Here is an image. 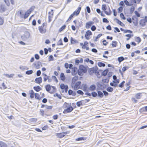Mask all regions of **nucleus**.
<instances>
[{
	"mask_svg": "<svg viewBox=\"0 0 147 147\" xmlns=\"http://www.w3.org/2000/svg\"><path fill=\"white\" fill-rule=\"evenodd\" d=\"M96 89V86L95 85L93 84L90 86L89 88V90L90 91L95 90Z\"/></svg>",
	"mask_w": 147,
	"mask_h": 147,
	"instance_id": "17",
	"label": "nucleus"
},
{
	"mask_svg": "<svg viewBox=\"0 0 147 147\" xmlns=\"http://www.w3.org/2000/svg\"><path fill=\"white\" fill-rule=\"evenodd\" d=\"M60 78L61 80L63 81L65 79L64 74H60Z\"/></svg>",
	"mask_w": 147,
	"mask_h": 147,
	"instance_id": "30",
	"label": "nucleus"
},
{
	"mask_svg": "<svg viewBox=\"0 0 147 147\" xmlns=\"http://www.w3.org/2000/svg\"><path fill=\"white\" fill-rule=\"evenodd\" d=\"M71 43H74L76 42V40L71 37Z\"/></svg>",
	"mask_w": 147,
	"mask_h": 147,
	"instance_id": "58",
	"label": "nucleus"
},
{
	"mask_svg": "<svg viewBox=\"0 0 147 147\" xmlns=\"http://www.w3.org/2000/svg\"><path fill=\"white\" fill-rule=\"evenodd\" d=\"M73 109L74 108L71 105L69 107H68L66 109H65L63 111V113L64 114H66L71 112L73 110Z\"/></svg>",
	"mask_w": 147,
	"mask_h": 147,
	"instance_id": "7",
	"label": "nucleus"
},
{
	"mask_svg": "<svg viewBox=\"0 0 147 147\" xmlns=\"http://www.w3.org/2000/svg\"><path fill=\"white\" fill-rule=\"evenodd\" d=\"M102 34H98V36L96 37V39L95 40H94V41H97V39L99 38L101 36H102Z\"/></svg>",
	"mask_w": 147,
	"mask_h": 147,
	"instance_id": "40",
	"label": "nucleus"
},
{
	"mask_svg": "<svg viewBox=\"0 0 147 147\" xmlns=\"http://www.w3.org/2000/svg\"><path fill=\"white\" fill-rule=\"evenodd\" d=\"M96 28L94 26H92L91 28V30L92 31H94L96 30Z\"/></svg>",
	"mask_w": 147,
	"mask_h": 147,
	"instance_id": "62",
	"label": "nucleus"
},
{
	"mask_svg": "<svg viewBox=\"0 0 147 147\" xmlns=\"http://www.w3.org/2000/svg\"><path fill=\"white\" fill-rule=\"evenodd\" d=\"M30 97L31 98H33L34 96L35 93L32 90H31L30 92Z\"/></svg>",
	"mask_w": 147,
	"mask_h": 147,
	"instance_id": "25",
	"label": "nucleus"
},
{
	"mask_svg": "<svg viewBox=\"0 0 147 147\" xmlns=\"http://www.w3.org/2000/svg\"><path fill=\"white\" fill-rule=\"evenodd\" d=\"M124 58L123 57H119L118 58V61L119 63H120L124 60Z\"/></svg>",
	"mask_w": 147,
	"mask_h": 147,
	"instance_id": "33",
	"label": "nucleus"
},
{
	"mask_svg": "<svg viewBox=\"0 0 147 147\" xmlns=\"http://www.w3.org/2000/svg\"><path fill=\"white\" fill-rule=\"evenodd\" d=\"M124 2L126 5L128 6H131V5L129 4V2L128 1H127V0H124Z\"/></svg>",
	"mask_w": 147,
	"mask_h": 147,
	"instance_id": "53",
	"label": "nucleus"
},
{
	"mask_svg": "<svg viewBox=\"0 0 147 147\" xmlns=\"http://www.w3.org/2000/svg\"><path fill=\"white\" fill-rule=\"evenodd\" d=\"M82 87L83 88L82 89L84 91H87V90L88 88V87L86 84H82Z\"/></svg>",
	"mask_w": 147,
	"mask_h": 147,
	"instance_id": "14",
	"label": "nucleus"
},
{
	"mask_svg": "<svg viewBox=\"0 0 147 147\" xmlns=\"http://www.w3.org/2000/svg\"><path fill=\"white\" fill-rule=\"evenodd\" d=\"M54 96H57V97L60 99H61V96L60 95H59L57 93H56L54 95Z\"/></svg>",
	"mask_w": 147,
	"mask_h": 147,
	"instance_id": "59",
	"label": "nucleus"
},
{
	"mask_svg": "<svg viewBox=\"0 0 147 147\" xmlns=\"http://www.w3.org/2000/svg\"><path fill=\"white\" fill-rule=\"evenodd\" d=\"M73 65L71 64L69 65V69H67L66 72L67 73H71V74H75L77 71L78 69L76 67H73Z\"/></svg>",
	"mask_w": 147,
	"mask_h": 147,
	"instance_id": "1",
	"label": "nucleus"
},
{
	"mask_svg": "<svg viewBox=\"0 0 147 147\" xmlns=\"http://www.w3.org/2000/svg\"><path fill=\"white\" fill-rule=\"evenodd\" d=\"M134 9H135V8L134 7H131L130 8V13L131 14L132 13H133V12H134Z\"/></svg>",
	"mask_w": 147,
	"mask_h": 147,
	"instance_id": "51",
	"label": "nucleus"
},
{
	"mask_svg": "<svg viewBox=\"0 0 147 147\" xmlns=\"http://www.w3.org/2000/svg\"><path fill=\"white\" fill-rule=\"evenodd\" d=\"M3 22L4 20L3 18L0 16V25L3 24Z\"/></svg>",
	"mask_w": 147,
	"mask_h": 147,
	"instance_id": "35",
	"label": "nucleus"
},
{
	"mask_svg": "<svg viewBox=\"0 0 147 147\" xmlns=\"http://www.w3.org/2000/svg\"><path fill=\"white\" fill-rule=\"evenodd\" d=\"M65 25L63 26L59 29V32H61L65 28Z\"/></svg>",
	"mask_w": 147,
	"mask_h": 147,
	"instance_id": "48",
	"label": "nucleus"
},
{
	"mask_svg": "<svg viewBox=\"0 0 147 147\" xmlns=\"http://www.w3.org/2000/svg\"><path fill=\"white\" fill-rule=\"evenodd\" d=\"M102 92L105 96H107L109 94L106 91L103 90L102 91Z\"/></svg>",
	"mask_w": 147,
	"mask_h": 147,
	"instance_id": "61",
	"label": "nucleus"
},
{
	"mask_svg": "<svg viewBox=\"0 0 147 147\" xmlns=\"http://www.w3.org/2000/svg\"><path fill=\"white\" fill-rule=\"evenodd\" d=\"M113 88L111 87L107 88V90L109 92H112L113 91Z\"/></svg>",
	"mask_w": 147,
	"mask_h": 147,
	"instance_id": "31",
	"label": "nucleus"
},
{
	"mask_svg": "<svg viewBox=\"0 0 147 147\" xmlns=\"http://www.w3.org/2000/svg\"><path fill=\"white\" fill-rule=\"evenodd\" d=\"M57 45H63L62 40V39H61L59 40V41L57 42Z\"/></svg>",
	"mask_w": 147,
	"mask_h": 147,
	"instance_id": "34",
	"label": "nucleus"
},
{
	"mask_svg": "<svg viewBox=\"0 0 147 147\" xmlns=\"http://www.w3.org/2000/svg\"><path fill=\"white\" fill-rule=\"evenodd\" d=\"M35 82L36 83L38 84L40 83L42 81V78L41 77L37 78L35 79Z\"/></svg>",
	"mask_w": 147,
	"mask_h": 147,
	"instance_id": "15",
	"label": "nucleus"
},
{
	"mask_svg": "<svg viewBox=\"0 0 147 147\" xmlns=\"http://www.w3.org/2000/svg\"><path fill=\"white\" fill-rule=\"evenodd\" d=\"M132 32L129 30H124V33H132Z\"/></svg>",
	"mask_w": 147,
	"mask_h": 147,
	"instance_id": "55",
	"label": "nucleus"
},
{
	"mask_svg": "<svg viewBox=\"0 0 147 147\" xmlns=\"http://www.w3.org/2000/svg\"><path fill=\"white\" fill-rule=\"evenodd\" d=\"M110 85L111 86H113L115 87H116L117 86V84H116L115 83H114L113 82H111L110 83Z\"/></svg>",
	"mask_w": 147,
	"mask_h": 147,
	"instance_id": "49",
	"label": "nucleus"
},
{
	"mask_svg": "<svg viewBox=\"0 0 147 147\" xmlns=\"http://www.w3.org/2000/svg\"><path fill=\"white\" fill-rule=\"evenodd\" d=\"M77 93L81 95H83L84 94L83 92L81 90H80L77 91Z\"/></svg>",
	"mask_w": 147,
	"mask_h": 147,
	"instance_id": "54",
	"label": "nucleus"
},
{
	"mask_svg": "<svg viewBox=\"0 0 147 147\" xmlns=\"http://www.w3.org/2000/svg\"><path fill=\"white\" fill-rule=\"evenodd\" d=\"M67 85H65L64 84H61L60 85V87L61 89H64L65 88Z\"/></svg>",
	"mask_w": 147,
	"mask_h": 147,
	"instance_id": "45",
	"label": "nucleus"
},
{
	"mask_svg": "<svg viewBox=\"0 0 147 147\" xmlns=\"http://www.w3.org/2000/svg\"><path fill=\"white\" fill-rule=\"evenodd\" d=\"M128 68L129 67L127 66L123 67L122 68V70H120V72L121 73L124 72L125 71L128 69Z\"/></svg>",
	"mask_w": 147,
	"mask_h": 147,
	"instance_id": "24",
	"label": "nucleus"
},
{
	"mask_svg": "<svg viewBox=\"0 0 147 147\" xmlns=\"http://www.w3.org/2000/svg\"><path fill=\"white\" fill-rule=\"evenodd\" d=\"M71 105V103H68L66 102H65L63 105V107L64 108L67 109V108L69 107Z\"/></svg>",
	"mask_w": 147,
	"mask_h": 147,
	"instance_id": "18",
	"label": "nucleus"
},
{
	"mask_svg": "<svg viewBox=\"0 0 147 147\" xmlns=\"http://www.w3.org/2000/svg\"><path fill=\"white\" fill-rule=\"evenodd\" d=\"M20 68L22 70H26L27 69V67L25 66H22L20 67Z\"/></svg>",
	"mask_w": 147,
	"mask_h": 147,
	"instance_id": "42",
	"label": "nucleus"
},
{
	"mask_svg": "<svg viewBox=\"0 0 147 147\" xmlns=\"http://www.w3.org/2000/svg\"><path fill=\"white\" fill-rule=\"evenodd\" d=\"M140 93H138L136 94L135 95L136 98L138 99H140Z\"/></svg>",
	"mask_w": 147,
	"mask_h": 147,
	"instance_id": "52",
	"label": "nucleus"
},
{
	"mask_svg": "<svg viewBox=\"0 0 147 147\" xmlns=\"http://www.w3.org/2000/svg\"><path fill=\"white\" fill-rule=\"evenodd\" d=\"M80 82H78L76 83L74 85V89L75 90H77L80 88L79 86L81 84Z\"/></svg>",
	"mask_w": 147,
	"mask_h": 147,
	"instance_id": "10",
	"label": "nucleus"
},
{
	"mask_svg": "<svg viewBox=\"0 0 147 147\" xmlns=\"http://www.w3.org/2000/svg\"><path fill=\"white\" fill-rule=\"evenodd\" d=\"M102 9L105 11L107 9L106 6L105 5H102Z\"/></svg>",
	"mask_w": 147,
	"mask_h": 147,
	"instance_id": "47",
	"label": "nucleus"
},
{
	"mask_svg": "<svg viewBox=\"0 0 147 147\" xmlns=\"http://www.w3.org/2000/svg\"><path fill=\"white\" fill-rule=\"evenodd\" d=\"M146 21L144 19H141L140 21V24L142 26H144L146 24Z\"/></svg>",
	"mask_w": 147,
	"mask_h": 147,
	"instance_id": "13",
	"label": "nucleus"
},
{
	"mask_svg": "<svg viewBox=\"0 0 147 147\" xmlns=\"http://www.w3.org/2000/svg\"><path fill=\"white\" fill-rule=\"evenodd\" d=\"M69 131L58 133L57 134L56 136L59 138H61L65 136L66 135L69 133Z\"/></svg>",
	"mask_w": 147,
	"mask_h": 147,
	"instance_id": "6",
	"label": "nucleus"
},
{
	"mask_svg": "<svg viewBox=\"0 0 147 147\" xmlns=\"http://www.w3.org/2000/svg\"><path fill=\"white\" fill-rule=\"evenodd\" d=\"M85 35L88 36L92 35V33L90 30H88L86 32Z\"/></svg>",
	"mask_w": 147,
	"mask_h": 147,
	"instance_id": "36",
	"label": "nucleus"
},
{
	"mask_svg": "<svg viewBox=\"0 0 147 147\" xmlns=\"http://www.w3.org/2000/svg\"><path fill=\"white\" fill-rule=\"evenodd\" d=\"M82 101H80L77 102L76 103L78 107H80V106L81 105H82Z\"/></svg>",
	"mask_w": 147,
	"mask_h": 147,
	"instance_id": "43",
	"label": "nucleus"
},
{
	"mask_svg": "<svg viewBox=\"0 0 147 147\" xmlns=\"http://www.w3.org/2000/svg\"><path fill=\"white\" fill-rule=\"evenodd\" d=\"M47 25V24L44 23L41 26L38 27V30L41 33L44 34L46 32V31Z\"/></svg>",
	"mask_w": 147,
	"mask_h": 147,
	"instance_id": "3",
	"label": "nucleus"
},
{
	"mask_svg": "<svg viewBox=\"0 0 147 147\" xmlns=\"http://www.w3.org/2000/svg\"><path fill=\"white\" fill-rule=\"evenodd\" d=\"M6 77L8 78H11L14 75V74H10V75L9 74H4Z\"/></svg>",
	"mask_w": 147,
	"mask_h": 147,
	"instance_id": "41",
	"label": "nucleus"
},
{
	"mask_svg": "<svg viewBox=\"0 0 147 147\" xmlns=\"http://www.w3.org/2000/svg\"><path fill=\"white\" fill-rule=\"evenodd\" d=\"M120 16L121 18L123 19V20L125 19V18L124 17V15L123 13H121L120 14Z\"/></svg>",
	"mask_w": 147,
	"mask_h": 147,
	"instance_id": "57",
	"label": "nucleus"
},
{
	"mask_svg": "<svg viewBox=\"0 0 147 147\" xmlns=\"http://www.w3.org/2000/svg\"><path fill=\"white\" fill-rule=\"evenodd\" d=\"M125 82L124 81H123L119 85V87L121 88H122L124 84L125 83Z\"/></svg>",
	"mask_w": 147,
	"mask_h": 147,
	"instance_id": "50",
	"label": "nucleus"
},
{
	"mask_svg": "<svg viewBox=\"0 0 147 147\" xmlns=\"http://www.w3.org/2000/svg\"><path fill=\"white\" fill-rule=\"evenodd\" d=\"M98 65L99 66L101 67L102 66L104 67L105 66V63L102 62H99L98 63Z\"/></svg>",
	"mask_w": 147,
	"mask_h": 147,
	"instance_id": "32",
	"label": "nucleus"
},
{
	"mask_svg": "<svg viewBox=\"0 0 147 147\" xmlns=\"http://www.w3.org/2000/svg\"><path fill=\"white\" fill-rule=\"evenodd\" d=\"M5 4L8 6L10 5V2L12 4H14V1L13 0H4Z\"/></svg>",
	"mask_w": 147,
	"mask_h": 147,
	"instance_id": "11",
	"label": "nucleus"
},
{
	"mask_svg": "<svg viewBox=\"0 0 147 147\" xmlns=\"http://www.w3.org/2000/svg\"><path fill=\"white\" fill-rule=\"evenodd\" d=\"M117 42L116 41H113L111 45L113 47H115L117 46Z\"/></svg>",
	"mask_w": 147,
	"mask_h": 147,
	"instance_id": "29",
	"label": "nucleus"
},
{
	"mask_svg": "<svg viewBox=\"0 0 147 147\" xmlns=\"http://www.w3.org/2000/svg\"><path fill=\"white\" fill-rule=\"evenodd\" d=\"M52 106H49L46 105L45 108L47 109H52Z\"/></svg>",
	"mask_w": 147,
	"mask_h": 147,
	"instance_id": "56",
	"label": "nucleus"
},
{
	"mask_svg": "<svg viewBox=\"0 0 147 147\" xmlns=\"http://www.w3.org/2000/svg\"><path fill=\"white\" fill-rule=\"evenodd\" d=\"M103 22L108 23L109 21L106 18H104L103 19Z\"/></svg>",
	"mask_w": 147,
	"mask_h": 147,
	"instance_id": "63",
	"label": "nucleus"
},
{
	"mask_svg": "<svg viewBox=\"0 0 147 147\" xmlns=\"http://www.w3.org/2000/svg\"><path fill=\"white\" fill-rule=\"evenodd\" d=\"M117 22L122 26H124V24L117 19H116Z\"/></svg>",
	"mask_w": 147,
	"mask_h": 147,
	"instance_id": "26",
	"label": "nucleus"
},
{
	"mask_svg": "<svg viewBox=\"0 0 147 147\" xmlns=\"http://www.w3.org/2000/svg\"><path fill=\"white\" fill-rule=\"evenodd\" d=\"M87 71L86 67L83 65H80L79 66V69L78 70V74L85 73Z\"/></svg>",
	"mask_w": 147,
	"mask_h": 147,
	"instance_id": "4",
	"label": "nucleus"
},
{
	"mask_svg": "<svg viewBox=\"0 0 147 147\" xmlns=\"http://www.w3.org/2000/svg\"><path fill=\"white\" fill-rule=\"evenodd\" d=\"M46 91L50 93H52L55 91V88L52 86H51L50 85H47L45 87Z\"/></svg>",
	"mask_w": 147,
	"mask_h": 147,
	"instance_id": "2",
	"label": "nucleus"
},
{
	"mask_svg": "<svg viewBox=\"0 0 147 147\" xmlns=\"http://www.w3.org/2000/svg\"><path fill=\"white\" fill-rule=\"evenodd\" d=\"M37 121V119L36 118H32L30 119V121L31 122H35Z\"/></svg>",
	"mask_w": 147,
	"mask_h": 147,
	"instance_id": "44",
	"label": "nucleus"
},
{
	"mask_svg": "<svg viewBox=\"0 0 147 147\" xmlns=\"http://www.w3.org/2000/svg\"><path fill=\"white\" fill-rule=\"evenodd\" d=\"M98 96L100 98H102L103 96V92H102L100 91H98L97 92Z\"/></svg>",
	"mask_w": 147,
	"mask_h": 147,
	"instance_id": "21",
	"label": "nucleus"
},
{
	"mask_svg": "<svg viewBox=\"0 0 147 147\" xmlns=\"http://www.w3.org/2000/svg\"><path fill=\"white\" fill-rule=\"evenodd\" d=\"M48 79V80L50 82L51 80V79H50L49 76H48L46 75V74H45L44 76V80L45 82H46L47 79Z\"/></svg>",
	"mask_w": 147,
	"mask_h": 147,
	"instance_id": "19",
	"label": "nucleus"
},
{
	"mask_svg": "<svg viewBox=\"0 0 147 147\" xmlns=\"http://www.w3.org/2000/svg\"><path fill=\"white\" fill-rule=\"evenodd\" d=\"M0 147H7V145L2 141L0 142Z\"/></svg>",
	"mask_w": 147,
	"mask_h": 147,
	"instance_id": "23",
	"label": "nucleus"
},
{
	"mask_svg": "<svg viewBox=\"0 0 147 147\" xmlns=\"http://www.w3.org/2000/svg\"><path fill=\"white\" fill-rule=\"evenodd\" d=\"M103 84H100L99 83H97V86L99 87V88H100L102 86V85H103Z\"/></svg>",
	"mask_w": 147,
	"mask_h": 147,
	"instance_id": "60",
	"label": "nucleus"
},
{
	"mask_svg": "<svg viewBox=\"0 0 147 147\" xmlns=\"http://www.w3.org/2000/svg\"><path fill=\"white\" fill-rule=\"evenodd\" d=\"M33 88L34 90L38 92L39 91L41 90L39 86H34L33 87Z\"/></svg>",
	"mask_w": 147,
	"mask_h": 147,
	"instance_id": "22",
	"label": "nucleus"
},
{
	"mask_svg": "<svg viewBox=\"0 0 147 147\" xmlns=\"http://www.w3.org/2000/svg\"><path fill=\"white\" fill-rule=\"evenodd\" d=\"M78 79V77L77 76H75L72 79V82L73 84H74L75 82Z\"/></svg>",
	"mask_w": 147,
	"mask_h": 147,
	"instance_id": "27",
	"label": "nucleus"
},
{
	"mask_svg": "<svg viewBox=\"0 0 147 147\" xmlns=\"http://www.w3.org/2000/svg\"><path fill=\"white\" fill-rule=\"evenodd\" d=\"M102 81L104 83H107L109 82V80L108 78H106V79H103Z\"/></svg>",
	"mask_w": 147,
	"mask_h": 147,
	"instance_id": "39",
	"label": "nucleus"
},
{
	"mask_svg": "<svg viewBox=\"0 0 147 147\" xmlns=\"http://www.w3.org/2000/svg\"><path fill=\"white\" fill-rule=\"evenodd\" d=\"M40 95L38 93H36L35 94V98L36 99H37L38 100H40V99L41 98H39Z\"/></svg>",
	"mask_w": 147,
	"mask_h": 147,
	"instance_id": "37",
	"label": "nucleus"
},
{
	"mask_svg": "<svg viewBox=\"0 0 147 147\" xmlns=\"http://www.w3.org/2000/svg\"><path fill=\"white\" fill-rule=\"evenodd\" d=\"M94 22L92 21H89L86 23V28L87 29L89 28L91 26L94 24Z\"/></svg>",
	"mask_w": 147,
	"mask_h": 147,
	"instance_id": "9",
	"label": "nucleus"
},
{
	"mask_svg": "<svg viewBox=\"0 0 147 147\" xmlns=\"http://www.w3.org/2000/svg\"><path fill=\"white\" fill-rule=\"evenodd\" d=\"M18 14L20 18H24V14L22 10L18 11Z\"/></svg>",
	"mask_w": 147,
	"mask_h": 147,
	"instance_id": "16",
	"label": "nucleus"
},
{
	"mask_svg": "<svg viewBox=\"0 0 147 147\" xmlns=\"http://www.w3.org/2000/svg\"><path fill=\"white\" fill-rule=\"evenodd\" d=\"M39 56L38 54H36L35 55V58L36 59L38 60L39 59Z\"/></svg>",
	"mask_w": 147,
	"mask_h": 147,
	"instance_id": "64",
	"label": "nucleus"
},
{
	"mask_svg": "<svg viewBox=\"0 0 147 147\" xmlns=\"http://www.w3.org/2000/svg\"><path fill=\"white\" fill-rule=\"evenodd\" d=\"M34 6L31 7L24 14V18L26 19L29 16L31 12L33 11L34 9Z\"/></svg>",
	"mask_w": 147,
	"mask_h": 147,
	"instance_id": "5",
	"label": "nucleus"
},
{
	"mask_svg": "<svg viewBox=\"0 0 147 147\" xmlns=\"http://www.w3.org/2000/svg\"><path fill=\"white\" fill-rule=\"evenodd\" d=\"M90 74H99L97 71V68L96 67H92L90 69Z\"/></svg>",
	"mask_w": 147,
	"mask_h": 147,
	"instance_id": "8",
	"label": "nucleus"
},
{
	"mask_svg": "<svg viewBox=\"0 0 147 147\" xmlns=\"http://www.w3.org/2000/svg\"><path fill=\"white\" fill-rule=\"evenodd\" d=\"M91 94L92 96L94 97H95L97 95V94L95 92H93L91 93Z\"/></svg>",
	"mask_w": 147,
	"mask_h": 147,
	"instance_id": "38",
	"label": "nucleus"
},
{
	"mask_svg": "<svg viewBox=\"0 0 147 147\" xmlns=\"http://www.w3.org/2000/svg\"><path fill=\"white\" fill-rule=\"evenodd\" d=\"M30 36V33L29 32H27L25 33L24 36L26 39H28L29 38Z\"/></svg>",
	"mask_w": 147,
	"mask_h": 147,
	"instance_id": "20",
	"label": "nucleus"
},
{
	"mask_svg": "<svg viewBox=\"0 0 147 147\" xmlns=\"http://www.w3.org/2000/svg\"><path fill=\"white\" fill-rule=\"evenodd\" d=\"M81 7H79L77 10H76L75 11H74L73 12V14H74V15H75L76 16H78L80 12V11L81 10Z\"/></svg>",
	"mask_w": 147,
	"mask_h": 147,
	"instance_id": "12",
	"label": "nucleus"
},
{
	"mask_svg": "<svg viewBox=\"0 0 147 147\" xmlns=\"http://www.w3.org/2000/svg\"><path fill=\"white\" fill-rule=\"evenodd\" d=\"M135 40L136 42H137L138 43H139L141 42V39L139 37H137L136 38Z\"/></svg>",
	"mask_w": 147,
	"mask_h": 147,
	"instance_id": "46",
	"label": "nucleus"
},
{
	"mask_svg": "<svg viewBox=\"0 0 147 147\" xmlns=\"http://www.w3.org/2000/svg\"><path fill=\"white\" fill-rule=\"evenodd\" d=\"M105 12L106 14L108 15H110L111 14V12L110 8L109 7L108 8V9L107 11L105 10Z\"/></svg>",
	"mask_w": 147,
	"mask_h": 147,
	"instance_id": "28",
	"label": "nucleus"
}]
</instances>
